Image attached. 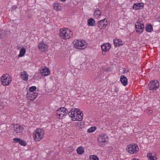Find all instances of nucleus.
<instances>
[{"label": "nucleus", "mask_w": 160, "mask_h": 160, "mask_svg": "<svg viewBox=\"0 0 160 160\" xmlns=\"http://www.w3.org/2000/svg\"><path fill=\"white\" fill-rule=\"evenodd\" d=\"M68 116L72 118L73 121H81L82 120L83 114L82 112L79 109L72 108L70 112L68 113Z\"/></svg>", "instance_id": "f257e3e1"}, {"label": "nucleus", "mask_w": 160, "mask_h": 160, "mask_svg": "<svg viewBox=\"0 0 160 160\" xmlns=\"http://www.w3.org/2000/svg\"><path fill=\"white\" fill-rule=\"evenodd\" d=\"M59 36L62 39H67L72 37L73 33L70 29L63 28L60 29Z\"/></svg>", "instance_id": "f03ea898"}, {"label": "nucleus", "mask_w": 160, "mask_h": 160, "mask_svg": "<svg viewBox=\"0 0 160 160\" xmlns=\"http://www.w3.org/2000/svg\"><path fill=\"white\" fill-rule=\"evenodd\" d=\"M44 133V132L43 129L37 128L34 132V140L36 141H40L43 138Z\"/></svg>", "instance_id": "7ed1b4c3"}, {"label": "nucleus", "mask_w": 160, "mask_h": 160, "mask_svg": "<svg viewBox=\"0 0 160 160\" xmlns=\"http://www.w3.org/2000/svg\"><path fill=\"white\" fill-rule=\"evenodd\" d=\"M0 80L2 85L3 86H8L11 82L12 78L9 75L6 74L2 76Z\"/></svg>", "instance_id": "20e7f679"}, {"label": "nucleus", "mask_w": 160, "mask_h": 160, "mask_svg": "<svg viewBox=\"0 0 160 160\" xmlns=\"http://www.w3.org/2000/svg\"><path fill=\"white\" fill-rule=\"evenodd\" d=\"M74 47L77 49H84L87 46L86 42L84 40H77L73 42Z\"/></svg>", "instance_id": "39448f33"}, {"label": "nucleus", "mask_w": 160, "mask_h": 160, "mask_svg": "<svg viewBox=\"0 0 160 160\" xmlns=\"http://www.w3.org/2000/svg\"><path fill=\"white\" fill-rule=\"evenodd\" d=\"M139 150L138 146L135 144H131L128 146L126 150L129 153L132 154L137 152Z\"/></svg>", "instance_id": "423d86ee"}, {"label": "nucleus", "mask_w": 160, "mask_h": 160, "mask_svg": "<svg viewBox=\"0 0 160 160\" xmlns=\"http://www.w3.org/2000/svg\"><path fill=\"white\" fill-rule=\"evenodd\" d=\"M159 83L157 80H154L148 84L149 90L156 91L159 87Z\"/></svg>", "instance_id": "0eeeda50"}, {"label": "nucleus", "mask_w": 160, "mask_h": 160, "mask_svg": "<svg viewBox=\"0 0 160 160\" xmlns=\"http://www.w3.org/2000/svg\"><path fill=\"white\" fill-rule=\"evenodd\" d=\"M137 24H135L136 31L138 33H142L144 28V24L141 22H137Z\"/></svg>", "instance_id": "6e6552de"}, {"label": "nucleus", "mask_w": 160, "mask_h": 160, "mask_svg": "<svg viewBox=\"0 0 160 160\" xmlns=\"http://www.w3.org/2000/svg\"><path fill=\"white\" fill-rule=\"evenodd\" d=\"M98 27L100 29H104L107 25V21L106 18L98 22Z\"/></svg>", "instance_id": "1a4fd4ad"}, {"label": "nucleus", "mask_w": 160, "mask_h": 160, "mask_svg": "<svg viewBox=\"0 0 160 160\" xmlns=\"http://www.w3.org/2000/svg\"><path fill=\"white\" fill-rule=\"evenodd\" d=\"M108 140V137L105 134L100 136L98 139V142L100 143L107 142Z\"/></svg>", "instance_id": "9d476101"}, {"label": "nucleus", "mask_w": 160, "mask_h": 160, "mask_svg": "<svg viewBox=\"0 0 160 160\" xmlns=\"http://www.w3.org/2000/svg\"><path fill=\"white\" fill-rule=\"evenodd\" d=\"M38 48L42 52H45L48 48L47 45L44 43L43 41H42L38 44Z\"/></svg>", "instance_id": "9b49d317"}, {"label": "nucleus", "mask_w": 160, "mask_h": 160, "mask_svg": "<svg viewBox=\"0 0 160 160\" xmlns=\"http://www.w3.org/2000/svg\"><path fill=\"white\" fill-rule=\"evenodd\" d=\"M113 42L115 47H118L124 45L125 43L124 41H122L120 39H115L113 40Z\"/></svg>", "instance_id": "f8f14e48"}, {"label": "nucleus", "mask_w": 160, "mask_h": 160, "mask_svg": "<svg viewBox=\"0 0 160 160\" xmlns=\"http://www.w3.org/2000/svg\"><path fill=\"white\" fill-rule=\"evenodd\" d=\"M40 72L42 76H47L50 74V70L48 68H44L40 70Z\"/></svg>", "instance_id": "ddd939ff"}, {"label": "nucleus", "mask_w": 160, "mask_h": 160, "mask_svg": "<svg viewBox=\"0 0 160 160\" xmlns=\"http://www.w3.org/2000/svg\"><path fill=\"white\" fill-rule=\"evenodd\" d=\"M14 130L16 133H20L23 131V128L19 124H17L14 126Z\"/></svg>", "instance_id": "4468645a"}, {"label": "nucleus", "mask_w": 160, "mask_h": 160, "mask_svg": "<svg viewBox=\"0 0 160 160\" xmlns=\"http://www.w3.org/2000/svg\"><path fill=\"white\" fill-rule=\"evenodd\" d=\"M38 94L34 92H28L27 95L28 97H31L30 99L31 100L33 101L38 96Z\"/></svg>", "instance_id": "2eb2a0df"}, {"label": "nucleus", "mask_w": 160, "mask_h": 160, "mask_svg": "<svg viewBox=\"0 0 160 160\" xmlns=\"http://www.w3.org/2000/svg\"><path fill=\"white\" fill-rule=\"evenodd\" d=\"M120 81L123 86H126L127 84L128 79L124 76H121L120 78Z\"/></svg>", "instance_id": "dca6fc26"}, {"label": "nucleus", "mask_w": 160, "mask_h": 160, "mask_svg": "<svg viewBox=\"0 0 160 160\" xmlns=\"http://www.w3.org/2000/svg\"><path fill=\"white\" fill-rule=\"evenodd\" d=\"M142 4H143L141 3H134L133 5V8L134 9L136 10L142 8L143 7V6Z\"/></svg>", "instance_id": "f3484780"}, {"label": "nucleus", "mask_w": 160, "mask_h": 160, "mask_svg": "<svg viewBox=\"0 0 160 160\" xmlns=\"http://www.w3.org/2000/svg\"><path fill=\"white\" fill-rule=\"evenodd\" d=\"M28 74L26 71H24L21 72V77L23 80L27 81L28 80Z\"/></svg>", "instance_id": "a211bd4d"}, {"label": "nucleus", "mask_w": 160, "mask_h": 160, "mask_svg": "<svg viewBox=\"0 0 160 160\" xmlns=\"http://www.w3.org/2000/svg\"><path fill=\"white\" fill-rule=\"evenodd\" d=\"M95 23L94 20L90 18L88 20V24L89 26H93L95 25Z\"/></svg>", "instance_id": "6ab92c4d"}, {"label": "nucleus", "mask_w": 160, "mask_h": 160, "mask_svg": "<svg viewBox=\"0 0 160 160\" xmlns=\"http://www.w3.org/2000/svg\"><path fill=\"white\" fill-rule=\"evenodd\" d=\"M94 15L95 16L98 17L101 15L102 13L101 11L98 8H97L94 9Z\"/></svg>", "instance_id": "aec40b11"}, {"label": "nucleus", "mask_w": 160, "mask_h": 160, "mask_svg": "<svg viewBox=\"0 0 160 160\" xmlns=\"http://www.w3.org/2000/svg\"><path fill=\"white\" fill-rule=\"evenodd\" d=\"M77 152L78 154L81 155L84 152V148L82 147H79L77 148Z\"/></svg>", "instance_id": "412c9836"}, {"label": "nucleus", "mask_w": 160, "mask_h": 160, "mask_svg": "<svg viewBox=\"0 0 160 160\" xmlns=\"http://www.w3.org/2000/svg\"><path fill=\"white\" fill-rule=\"evenodd\" d=\"M145 30L147 32H151L153 31L152 26L150 24H148V25L146 27Z\"/></svg>", "instance_id": "4be33fe9"}, {"label": "nucleus", "mask_w": 160, "mask_h": 160, "mask_svg": "<svg viewBox=\"0 0 160 160\" xmlns=\"http://www.w3.org/2000/svg\"><path fill=\"white\" fill-rule=\"evenodd\" d=\"M53 8L57 11H61V7L59 6V4L58 3H54L53 5Z\"/></svg>", "instance_id": "5701e85b"}, {"label": "nucleus", "mask_w": 160, "mask_h": 160, "mask_svg": "<svg viewBox=\"0 0 160 160\" xmlns=\"http://www.w3.org/2000/svg\"><path fill=\"white\" fill-rule=\"evenodd\" d=\"M26 52V50L24 48H22L20 51V53L18 55V57H22L23 56Z\"/></svg>", "instance_id": "b1692460"}, {"label": "nucleus", "mask_w": 160, "mask_h": 160, "mask_svg": "<svg viewBox=\"0 0 160 160\" xmlns=\"http://www.w3.org/2000/svg\"><path fill=\"white\" fill-rule=\"evenodd\" d=\"M147 157L149 160H156L157 159L155 157L153 156L150 153H148Z\"/></svg>", "instance_id": "393cba45"}, {"label": "nucleus", "mask_w": 160, "mask_h": 160, "mask_svg": "<svg viewBox=\"0 0 160 160\" xmlns=\"http://www.w3.org/2000/svg\"><path fill=\"white\" fill-rule=\"evenodd\" d=\"M56 113L57 114V116L58 117V118H62L64 116L63 113L61 111H58V110H57V111Z\"/></svg>", "instance_id": "a878e982"}, {"label": "nucleus", "mask_w": 160, "mask_h": 160, "mask_svg": "<svg viewBox=\"0 0 160 160\" xmlns=\"http://www.w3.org/2000/svg\"><path fill=\"white\" fill-rule=\"evenodd\" d=\"M96 129V128L95 127H92L87 130V132L89 133L95 131Z\"/></svg>", "instance_id": "bb28decb"}, {"label": "nucleus", "mask_w": 160, "mask_h": 160, "mask_svg": "<svg viewBox=\"0 0 160 160\" xmlns=\"http://www.w3.org/2000/svg\"><path fill=\"white\" fill-rule=\"evenodd\" d=\"M90 160H99L98 157L95 155H90Z\"/></svg>", "instance_id": "cd10ccee"}, {"label": "nucleus", "mask_w": 160, "mask_h": 160, "mask_svg": "<svg viewBox=\"0 0 160 160\" xmlns=\"http://www.w3.org/2000/svg\"><path fill=\"white\" fill-rule=\"evenodd\" d=\"M37 89L36 87L35 86H33L30 87L29 89V92H34V91H35Z\"/></svg>", "instance_id": "c85d7f7f"}, {"label": "nucleus", "mask_w": 160, "mask_h": 160, "mask_svg": "<svg viewBox=\"0 0 160 160\" xmlns=\"http://www.w3.org/2000/svg\"><path fill=\"white\" fill-rule=\"evenodd\" d=\"M19 143L21 145L23 146H26V143L25 142L21 139H20Z\"/></svg>", "instance_id": "c756f323"}, {"label": "nucleus", "mask_w": 160, "mask_h": 160, "mask_svg": "<svg viewBox=\"0 0 160 160\" xmlns=\"http://www.w3.org/2000/svg\"><path fill=\"white\" fill-rule=\"evenodd\" d=\"M20 139L19 138H14L13 139V141L15 143L17 142L19 143Z\"/></svg>", "instance_id": "7c9ffc66"}, {"label": "nucleus", "mask_w": 160, "mask_h": 160, "mask_svg": "<svg viewBox=\"0 0 160 160\" xmlns=\"http://www.w3.org/2000/svg\"><path fill=\"white\" fill-rule=\"evenodd\" d=\"M105 46H106V48H107V50L108 51L110 48L111 47V46L110 45L109 43H106L104 44Z\"/></svg>", "instance_id": "2f4dec72"}, {"label": "nucleus", "mask_w": 160, "mask_h": 160, "mask_svg": "<svg viewBox=\"0 0 160 160\" xmlns=\"http://www.w3.org/2000/svg\"><path fill=\"white\" fill-rule=\"evenodd\" d=\"M64 111L63 112V115H64V116H66V115H67L68 114V113L69 112H70V111H68L67 109H64Z\"/></svg>", "instance_id": "473e14b6"}, {"label": "nucleus", "mask_w": 160, "mask_h": 160, "mask_svg": "<svg viewBox=\"0 0 160 160\" xmlns=\"http://www.w3.org/2000/svg\"><path fill=\"white\" fill-rule=\"evenodd\" d=\"M101 48H102V50L108 51L107 49L106 46H105L104 45H102L101 46Z\"/></svg>", "instance_id": "72a5a7b5"}, {"label": "nucleus", "mask_w": 160, "mask_h": 160, "mask_svg": "<svg viewBox=\"0 0 160 160\" xmlns=\"http://www.w3.org/2000/svg\"><path fill=\"white\" fill-rule=\"evenodd\" d=\"M66 108H64V107H61L59 108H58V110L59 111H62V112L63 113V112L64 111V109H65Z\"/></svg>", "instance_id": "f704fd0d"}, {"label": "nucleus", "mask_w": 160, "mask_h": 160, "mask_svg": "<svg viewBox=\"0 0 160 160\" xmlns=\"http://www.w3.org/2000/svg\"><path fill=\"white\" fill-rule=\"evenodd\" d=\"M147 112L148 113V114H151V113H152V111H151V110H147Z\"/></svg>", "instance_id": "c9c22d12"}, {"label": "nucleus", "mask_w": 160, "mask_h": 160, "mask_svg": "<svg viewBox=\"0 0 160 160\" xmlns=\"http://www.w3.org/2000/svg\"><path fill=\"white\" fill-rule=\"evenodd\" d=\"M118 91V90L117 89V88L116 87H115V88L114 89V91L116 92H117Z\"/></svg>", "instance_id": "e433bc0d"}, {"label": "nucleus", "mask_w": 160, "mask_h": 160, "mask_svg": "<svg viewBox=\"0 0 160 160\" xmlns=\"http://www.w3.org/2000/svg\"><path fill=\"white\" fill-rule=\"evenodd\" d=\"M107 51L102 50V54L103 55H105L106 53V52Z\"/></svg>", "instance_id": "4c0bfd02"}, {"label": "nucleus", "mask_w": 160, "mask_h": 160, "mask_svg": "<svg viewBox=\"0 0 160 160\" xmlns=\"http://www.w3.org/2000/svg\"><path fill=\"white\" fill-rule=\"evenodd\" d=\"M123 73H125V72H125L126 70H125V69L124 68H123Z\"/></svg>", "instance_id": "58836bf2"}, {"label": "nucleus", "mask_w": 160, "mask_h": 160, "mask_svg": "<svg viewBox=\"0 0 160 160\" xmlns=\"http://www.w3.org/2000/svg\"><path fill=\"white\" fill-rule=\"evenodd\" d=\"M62 2H64L66 0H60Z\"/></svg>", "instance_id": "ea45409f"}, {"label": "nucleus", "mask_w": 160, "mask_h": 160, "mask_svg": "<svg viewBox=\"0 0 160 160\" xmlns=\"http://www.w3.org/2000/svg\"><path fill=\"white\" fill-rule=\"evenodd\" d=\"M138 160V159H133V160Z\"/></svg>", "instance_id": "a19ab883"}]
</instances>
